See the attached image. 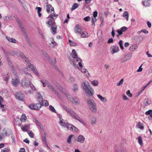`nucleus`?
I'll list each match as a JSON object with an SVG mask.
<instances>
[{
    "mask_svg": "<svg viewBox=\"0 0 152 152\" xmlns=\"http://www.w3.org/2000/svg\"><path fill=\"white\" fill-rule=\"evenodd\" d=\"M123 16L126 19L127 21L128 20L129 14L127 12H124L123 14Z\"/></svg>",
    "mask_w": 152,
    "mask_h": 152,
    "instance_id": "nucleus-29",
    "label": "nucleus"
},
{
    "mask_svg": "<svg viewBox=\"0 0 152 152\" xmlns=\"http://www.w3.org/2000/svg\"><path fill=\"white\" fill-rule=\"evenodd\" d=\"M6 38L9 42H11L16 43V40L15 39L11 38L8 36H6Z\"/></svg>",
    "mask_w": 152,
    "mask_h": 152,
    "instance_id": "nucleus-25",
    "label": "nucleus"
},
{
    "mask_svg": "<svg viewBox=\"0 0 152 152\" xmlns=\"http://www.w3.org/2000/svg\"><path fill=\"white\" fill-rule=\"evenodd\" d=\"M42 53L48 59L50 63H52V60L50 59V57L48 55L46 52L45 51H43Z\"/></svg>",
    "mask_w": 152,
    "mask_h": 152,
    "instance_id": "nucleus-20",
    "label": "nucleus"
},
{
    "mask_svg": "<svg viewBox=\"0 0 152 152\" xmlns=\"http://www.w3.org/2000/svg\"><path fill=\"white\" fill-rule=\"evenodd\" d=\"M30 86L31 90L26 91L25 92V93L26 94H33V92H35L36 91V89L35 88L34 85L31 83L30 85L29 86Z\"/></svg>",
    "mask_w": 152,
    "mask_h": 152,
    "instance_id": "nucleus-6",
    "label": "nucleus"
},
{
    "mask_svg": "<svg viewBox=\"0 0 152 152\" xmlns=\"http://www.w3.org/2000/svg\"><path fill=\"white\" fill-rule=\"evenodd\" d=\"M77 61L79 62L78 63V68L79 69H82L83 67V65L82 64V60L81 59L80 61Z\"/></svg>",
    "mask_w": 152,
    "mask_h": 152,
    "instance_id": "nucleus-42",
    "label": "nucleus"
},
{
    "mask_svg": "<svg viewBox=\"0 0 152 152\" xmlns=\"http://www.w3.org/2000/svg\"><path fill=\"white\" fill-rule=\"evenodd\" d=\"M10 77V75H9L8 73L6 75H4V80L6 82V83L7 84V81L9 80Z\"/></svg>",
    "mask_w": 152,
    "mask_h": 152,
    "instance_id": "nucleus-31",
    "label": "nucleus"
},
{
    "mask_svg": "<svg viewBox=\"0 0 152 152\" xmlns=\"http://www.w3.org/2000/svg\"><path fill=\"white\" fill-rule=\"evenodd\" d=\"M151 103L150 101L148 99H145L144 102V104L146 105L150 104Z\"/></svg>",
    "mask_w": 152,
    "mask_h": 152,
    "instance_id": "nucleus-40",
    "label": "nucleus"
},
{
    "mask_svg": "<svg viewBox=\"0 0 152 152\" xmlns=\"http://www.w3.org/2000/svg\"><path fill=\"white\" fill-rule=\"evenodd\" d=\"M127 28L125 26H124L121 28L120 29L123 32L125 31H126L127 30Z\"/></svg>",
    "mask_w": 152,
    "mask_h": 152,
    "instance_id": "nucleus-54",
    "label": "nucleus"
},
{
    "mask_svg": "<svg viewBox=\"0 0 152 152\" xmlns=\"http://www.w3.org/2000/svg\"><path fill=\"white\" fill-rule=\"evenodd\" d=\"M119 44L121 49L123 50L124 49V47L123 45V41L120 40L119 42Z\"/></svg>",
    "mask_w": 152,
    "mask_h": 152,
    "instance_id": "nucleus-47",
    "label": "nucleus"
},
{
    "mask_svg": "<svg viewBox=\"0 0 152 152\" xmlns=\"http://www.w3.org/2000/svg\"><path fill=\"white\" fill-rule=\"evenodd\" d=\"M71 131L73 132H77L78 131V129L76 127L73 125H72V127L71 129Z\"/></svg>",
    "mask_w": 152,
    "mask_h": 152,
    "instance_id": "nucleus-44",
    "label": "nucleus"
},
{
    "mask_svg": "<svg viewBox=\"0 0 152 152\" xmlns=\"http://www.w3.org/2000/svg\"><path fill=\"white\" fill-rule=\"evenodd\" d=\"M1 152H9L7 148H4L1 150Z\"/></svg>",
    "mask_w": 152,
    "mask_h": 152,
    "instance_id": "nucleus-64",
    "label": "nucleus"
},
{
    "mask_svg": "<svg viewBox=\"0 0 152 152\" xmlns=\"http://www.w3.org/2000/svg\"><path fill=\"white\" fill-rule=\"evenodd\" d=\"M137 49V46L136 45H134L131 46L129 48V50L132 51H134Z\"/></svg>",
    "mask_w": 152,
    "mask_h": 152,
    "instance_id": "nucleus-30",
    "label": "nucleus"
},
{
    "mask_svg": "<svg viewBox=\"0 0 152 152\" xmlns=\"http://www.w3.org/2000/svg\"><path fill=\"white\" fill-rule=\"evenodd\" d=\"M69 60L70 61V63L73 66L75 67V65L74 63V60H72L70 57L69 58Z\"/></svg>",
    "mask_w": 152,
    "mask_h": 152,
    "instance_id": "nucleus-49",
    "label": "nucleus"
},
{
    "mask_svg": "<svg viewBox=\"0 0 152 152\" xmlns=\"http://www.w3.org/2000/svg\"><path fill=\"white\" fill-rule=\"evenodd\" d=\"M48 88L51 89L52 91L55 94H58L57 92L56 91V90L54 89V88L52 84L50 83L48 86Z\"/></svg>",
    "mask_w": 152,
    "mask_h": 152,
    "instance_id": "nucleus-23",
    "label": "nucleus"
},
{
    "mask_svg": "<svg viewBox=\"0 0 152 152\" xmlns=\"http://www.w3.org/2000/svg\"><path fill=\"white\" fill-rule=\"evenodd\" d=\"M74 78L72 77H70L69 80V82L73 83L74 81Z\"/></svg>",
    "mask_w": 152,
    "mask_h": 152,
    "instance_id": "nucleus-62",
    "label": "nucleus"
},
{
    "mask_svg": "<svg viewBox=\"0 0 152 152\" xmlns=\"http://www.w3.org/2000/svg\"><path fill=\"white\" fill-rule=\"evenodd\" d=\"M81 86L83 91L87 96L90 97L93 95L94 90L88 81H85L82 83Z\"/></svg>",
    "mask_w": 152,
    "mask_h": 152,
    "instance_id": "nucleus-2",
    "label": "nucleus"
},
{
    "mask_svg": "<svg viewBox=\"0 0 152 152\" xmlns=\"http://www.w3.org/2000/svg\"><path fill=\"white\" fill-rule=\"evenodd\" d=\"M71 55L72 58L76 59V61H81V59L77 56V54L74 49H73L71 53Z\"/></svg>",
    "mask_w": 152,
    "mask_h": 152,
    "instance_id": "nucleus-8",
    "label": "nucleus"
},
{
    "mask_svg": "<svg viewBox=\"0 0 152 152\" xmlns=\"http://www.w3.org/2000/svg\"><path fill=\"white\" fill-rule=\"evenodd\" d=\"M26 119L27 118L25 114H23L21 117L20 119L21 122H24L26 121Z\"/></svg>",
    "mask_w": 152,
    "mask_h": 152,
    "instance_id": "nucleus-28",
    "label": "nucleus"
},
{
    "mask_svg": "<svg viewBox=\"0 0 152 152\" xmlns=\"http://www.w3.org/2000/svg\"><path fill=\"white\" fill-rule=\"evenodd\" d=\"M15 95L16 99L19 100H23L24 99V95L20 92H19L16 93L15 94Z\"/></svg>",
    "mask_w": 152,
    "mask_h": 152,
    "instance_id": "nucleus-13",
    "label": "nucleus"
},
{
    "mask_svg": "<svg viewBox=\"0 0 152 152\" xmlns=\"http://www.w3.org/2000/svg\"><path fill=\"white\" fill-rule=\"evenodd\" d=\"M78 89V87L75 84L73 85V89L74 91H76Z\"/></svg>",
    "mask_w": 152,
    "mask_h": 152,
    "instance_id": "nucleus-55",
    "label": "nucleus"
},
{
    "mask_svg": "<svg viewBox=\"0 0 152 152\" xmlns=\"http://www.w3.org/2000/svg\"><path fill=\"white\" fill-rule=\"evenodd\" d=\"M138 142L140 145L142 146L143 145V143L142 142V139L140 136L138 137Z\"/></svg>",
    "mask_w": 152,
    "mask_h": 152,
    "instance_id": "nucleus-38",
    "label": "nucleus"
},
{
    "mask_svg": "<svg viewBox=\"0 0 152 152\" xmlns=\"http://www.w3.org/2000/svg\"><path fill=\"white\" fill-rule=\"evenodd\" d=\"M36 96L38 99H42V96L39 93H37L36 94Z\"/></svg>",
    "mask_w": 152,
    "mask_h": 152,
    "instance_id": "nucleus-51",
    "label": "nucleus"
},
{
    "mask_svg": "<svg viewBox=\"0 0 152 152\" xmlns=\"http://www.w3.org/2000/svg\"><path fill=\"white\" fill-rule=\"evenodd\" d=\"M132 56V55L130 54H127L124 56L123 57L120 59L121 62L122 63L126 61L127 60L129 59Z\"/></svg>",
    "mask_w": 152,
    "mask_h": 152,
    "instance_id": "nucleus-10",
    "label": "nucleus"
},
{
    "mask_svg": "<svg viewBox=\"0 0 152 152\" xmlns=\"http://www.w3.org/2000/svg\"><path fill=\"white\" fill-rule=\"evenodd\" d=\"M61 106L66 110V111L69 114L72 111L71 110H70L68 107L65 106H64L63 105H61Z\"/></svg>",
    "mask_w": 152,
    "mask_h": 152,
    "instance_id": "nucleus-33",
    "label": "nucleus"
},
{
    "mask_svg": "<svg viewBox=\"0 0 152 152\" xmlns=\"http://www.w3.org/2000/svg\"><path fill=\"white\" fill-rule=\"evenodd\" d=\"M81 72L83 73L87 77L89 75V74L87 70L85 69H81Z\"/></svg>",
    "mask_w": 152,
    "mask_h": 152,
    "instance_id": "nucleus-21",
    "label": "nucleus"
},
{
    "mask_svg": "<svg viewBox=\"0 0 152 152\" xmlns=\"http://www.w3.org/2000/svg\"><path fill=\"white\" fill-rule=\"evenodd\" d=\"M97 96L101 101L104 102H106L107 99L100 94H97Z\"/></svg>",
    "mask_w": 152,
    "mask_h": 152,
    "instance_id": "nucleus-22",
    "label": "nucleus"
},
{
    "mask_svg": "<svg viewBox=\"0 0 152 152\" xmlns=\"http://www.w3.org/2000/svg\"><path fill=\"white\" fill-rule=\"evenodd\" d=\"M81 36L82 37H89L88 33L86 32H82L81 33Z\"/></svg>",
    "mask_w": 152,
    "mask_h": 152,
    "instance_id": "nucleus-27",
    "label": "nucleus"
},
{
    "mask_svg": "<svg viewBox=\"0 0 152 152\" xmlns=\"http://www.w3.org/2000/svg\"><path fill=\"white\" fill-rule=\"evenodd\" d=\"M126 94L128 96L131 97L132 96V94L130 93L129 90H128L126 92Z\"/></svg>",
    "mask_w": 152,
    "mask_h": 152,
    "instance_id": "nucleus-57",
    "label": "nucleus"
},
{
    "mask_svg": "<svg viewBox=\"0 0 152 152\" xmlns=\"http://www.w3.org/2000/svg\"><path fill=\"white\" fill-rule=\"evenodd\" d=\"M56 43L54 41V39H53L51 41V43L50 44V45L51 47L53 48H54L56 46Z\"/></svg>",
    "mask_w": 152,
    "mask_h": 152,
    "instance_id": "nucleus-36",
    "label": "nucleus"
},
{
    "mask_svg": "<svg viewBox=\"0 0 152 152\" xmlns=\"http://www.w3.org/2000/svg\"><path fill=\"white\" fill-rule=\"evenodd\" d=\"M111 34L112 37H115V33L114 32V29L113 28H112V31L111 32Z\"/></svg>",
    "mask_w": 152,
    "mask_h": 152,
    "instance_id": "nucleus-63",
    "label": "nucleus"
},
{
    "mask_svg": "<svg viewBox=\"0 0 152 152\" xmlns=\"http://www.w3.org/2000/svg\"><path fill=\"white\" fill-rule=\"evenodd\" d=\"M70 101H71L72 103L75 104H79V101L78 99L76 98L72 99L70 100Z\"/></svg>",
    "mask_w": 152,
    "mask_h": 152,
    "instance_id": "nucleus-26",
    "label": "nucleus"
},
{
    "mask_svg": "<svg viewBox=\"0 0 152 152\" xmlns=\"http://www.w3.org/2000/svg\"><path fill=\"white\" fill-rule=\"evenodd\" d=\"M87 102L90 110L92 113H96L97 112V107L94 101L91 99H88Z\"/></svg>",
    "mask_w": 152,
    "mask_h": 152,
    "instance_id": "nucleus-3",
    "label": "nucleus"
},
{
    "mask_svg": "<svg viewBox=\"0 0 152 152\" xmlns=\"http://www.w3.org/2000/svg\"><path fill=\"white\" fill-rule=\"evenodd\" d=\"M29 64L30 65L28 64V67L31 69V70L38 77H39L40 76V74L37 69L34 67L33 64H31L30 63Z\"/></svg>",
    "mask_w": 152,
    "mask_h": 152,
    "instance_id": "nucleus-7",
    "label": "nucleus"
},
{
    "mask_svg": "<svg viewBox=\"0 0 152 152\" xmlns=\"http://www.w3.org/2000/svg\"><path fill=\"white\" fill-rule=\"evenodd\" d=\"M123 82L124 79H123L122 78L119 82L117 83L116 85L117 86H119L121 85L123 83Z\"/></svg>",
    "mask_w": 152,
    "mask_h": 152,
    "instance_id": "nucleus-48",
    "label": "nucleus"
},
{
    "mask_svg": "<svg viewBox=\"0 0 152 152\" xmlns=\"http://www.w3.org/2000/svg\"><path fill=\"white\" fill-rule=\"evenodd\" d=\"M72 125H73L71 124H68L66 126V127L70 130H71V129H72Z\"/></svg>",
    "mask_w": 152,
    "mask_h": 152,
    "instance_id": "nucleus-53",
    "label": "nucleus"
},
{
    "mask_svg": "<svg viewBox=\"0 0 152 152\" xmlns=\"http://www.w3.org/2000/svg\"><path fill=\"white\" fill-rule=\"evenodd\" d=\"M31 78L25 77L21 80V85L22 87H25L29 86L31 83Z\"/></svg>",
    "mask_w": 152,
    "mask_h": 152,
    "instance_id": "nucleus-5",
    "label": "nucleus"
},
{
    "mask_svg": "<svg viewBox=\"0 0 152 152\" xmlns=\"http://www.w3.org/2000/svg\"><path fill=\"white\" fill-rule=\"evenodd\" d=\"M90 121L91 124L92 125L96 124L97 121V118L96 116H92L91 118Z\"/></svg>",
    "mask_w": 152,
    "mask_h": 152,
    "instance_id": "nucleus-17",
    "label": "nucleus"
},
{
    "mask_svg": "<svg viewBox=\"0 0 152 152\" xmlns=\"http://www.w3.org/2000/svg\"><path fill=\"white\" fill-rule=\"evenodd\" d=\"M91 84L93 86L96 87L98 86L99 83L97 80H95L91 82Z\"/></svg>",
    "mask_w": 152,
    "mask_h": 152,
    "instance_id": "nucleus-32",
    "label": "nucleus"
},
{
    "mask_svg": "<svg viewBox=\"0 0 152 152\" xmlns=\"http://www.w3.org/2000/svg\"><path fill=\"white\" fill-rule=\"evenodd\" d=\"M136 127L140 129H144V125L142 123L138 122L136 125Z\"/></svg>",
    "mask_w": 152,
    "mask_h": 152,
    "instance_id": "nucleus-19",
    "label": "nucleus"
},
{
    "mask_svg": "<svg viewBox=\"0 0 152 152\" xmlns=\"http://www.w3.org/2000/svg\"><path fill=\"white\" fill-rule=\"evenodd\" d=\"M55 86L60 91H61L63 89V88L60 86V85L57 83H56V84H55Z\"/></svg>",
    "mask_w": 152,
    "mask_h": 152,
    "instance_id": "nucleus-43",
    "label": "nucleus"
},
{
    "mask_svg": "<svg viewBox=\"0 0 152 152\" xmlns=\"http://www.w3.org/2000/svg\"><path fill=\"white\" fill-rule=\"evenodd\" d=\"M79 5L77 3H74L72 6L71 8V10H73L78 7Z\"/></svg>",
    "mask_w": 152,
    "mask_h": 152,
    "instance_id": "nucleus-34",
    "label": "nucleus"
},
{
    "mask_svg": "<svg viewBox=\"0 0 152 152\" xmlns=\"http://www.w3.org/2000/svg\"><path fill=\"white\" fill-rule=\"evenodd\" d=\"M152 73V66H151L149 69L148 71V75H150L151 73Z\"/></svg>",
    "mask_w": 152,
    "mask_h": 152,
    "instance_id": "nucleus-61",
    "label": "nucleus"
},
{
    "mask_svg": "<svg viewBox=\"0 0 152 152\" xmlns=\"http://www.w3.org/2000/svg\"><path fill=\"white\" fill-rule=\"evenodd\" d=\"M28 107L30 109L34 110V104H29L28 106Z\"/></svg>",
    "mask_w": 152,
    "mask_h": 152,
    "instance_id": "nucleus-56",
    "label": "nucleus"
},
{
    "mask_svg": "<svg viewBox=\"0 0 152 152\" xmlns=\"http://www.w3.org/2000/svg\"><path fill=\"white\" fill-rule=\"evenodd\" d=\"M142 4L144 6H145V7H147V6H149V3H148V2H147V1L143 2V3H142Z\"/></svg>",
    "mask_w": 152,
    "mask_h": 152,
    "instance_id": "nucleus-58",
    "label": "nucleus"
},
{
    "mask_svg": "<svg viewBox=\"0 0 152 152\" xmlns=\"http://www.w3.org/2000/svg\"><path fill=\"white\" fill-rule=\"evenodd\" d=\"M75 140L81 143H83L85 140L84 136L81 134H80L76 139Z\"/></svg>",
    "mask_w": 152,
    "mask_h": 152,
    "instance_id": "nucleus-9",
    "label": "nucleus"
},
{
    "mask_svg": "<svg viewBox=\"0 0 152 152\" xmlns=\"http://www.w3.org/2000/svg\"><path fill=\"white\" fill-rule=\"evenodd\" d=\"M69 114L73 118L77 120L82 124L84 125L86 124V123L84 121L80 118L72 110Z\"/></svg>",
    "mask_w": 152,
    "mask_h": 152,
    "instance_id": "nucleus-4",
    "label": "nucleus"
},
{
    "mask_svg": "<svg viewBox=\"0 0 152 152\" xmlns=\"http://www.w3.org/2000/svg\"><path fill=\"white\" fill-rule=\"evenodd\" d=\"M19 26L21 31L22 32H24L25 31V29L24 28V27L22 25L21 23L19 24Z\"/></svg>",
    "mask_w": 152,
    "mask_h": 152,
    "instance_id": "nucleus-45",
    "label": "nucleus"
},
{
    "mask_svg": "<svg viewBox=\"0 0 152 152\" xmlns=\"http://www.w3.org/2000/svg\"><path fill=\"white\" fill-rule=\"evenodd\" d=\"M59 124L60 125L63 127H66L68 123L65 122L64 120L61 118L59 117Z\"/></svg>",
    "mask_w": 152,
    "mask_h": 152,
    "instance_id": "nucleus-16",
    "label": "nucleus"
},
{
    "mask_svg": "<svg viewBox=\"0 0 152 152\" xmlns=\"http://www.w3.org/2000/svg\"><path fill=\"white\" fill-rule=\"evenodd\" d=\"M42 105L47 106L49 105V103L48 101L46 100H42Z\"/></svg>",
    "mask_w": 152,
    "mask_h": 152,
    "instance_id": "nucleus-39",
    "label": "nucleus"
},
{
    "mask_svg": "<svg viewBox=\"0 0 152 152\" xmlns=\"http://www.w3.org/2000/svg\"><path fill=\"white\" fill-rule=\"evenodd\" d=\"M151 112H152V110H149L148 111H146L145 114L146 115H148L151 113Z\"/></svg>",
    "mask_w": 152,
    "mask_h": 152,
    "instance_id": "nucleus-60",
    "label": "nucleus"
},
{
    "mask_svg": "<svg viewBox=\"0 0 152 152\" xmlns=\"http://www.w3.org/2000/svg\"><path fill=\"white\" fill-rule=\"evenodd\" d=\"M49 107L50 110L51 111H52L54 113H56V110L54 109V107L53 106H52V105H50L49 106Z\"/></svg>",
    "mask_w": 152,
    "mask_h": 152,
    "instance_id": "nucleus-46",
    "label": "nucleus"
},
{
    "mask_svg": "<svg viewBox=\"0 0 152 152\" xmlns=\"http://www.w3.org/2000/svg\"><path fill=\"white\" fill-rule=\"evenodd\" d=\"M73 136V135H71L68 137L67 140V142L68 143L70 144L71 143V140Z\"/></svg>",
    "mask_w": 152,
    "mask_h": 152,
    "instance_id": "nucleus-41",
    "label": "nucleus"
},
{
    "mask_svg": "<svg viewBox=\"0 0 152 152\" xmlns=\"http://www.w3.org/2000/svg\"><path fill=\"white\" fill-rule=\"evenodd\" d=\"M69 42L70 45L72 46H76L77 45V44L75 42L71 41L70 40H69Z\"/></svg>",
    "mask_w": 152,
    "mask_h": 152,
    "instance_id": "nucleus-37",
    "label": "nucleus"
},
{
    "mask_svg": "<svg viewBox=\"0 0 152 152\" xmlns=\"http://www.w3.org/2000/svg\"><path fill=\"white\" fill-rule=\"evenodd\" d=\"M119 51L118 47L116 46H112L110 48V51L113 54L118 52Z\"/></svg>",
    "mask_w": 152,
    "mask_h": 152,
    "instance_id": "nucleus-14",
    "label": "nucleus"
},
{
    "mask_svg": "<svg viewBox=\"0 0 152 152\" xmlns=\"http://www.w3.org/2000/svg\"><path fill=\"white\" fill-rule=\"evenodd\" d=\"M42 104L40 103L34 104V110H38L41 107Z\"/></svg>",
    "mask_w": 152,
    "mask_h": 152,
    "instance_id": "nucleus-24",
    "label": "nucleus"
},
{
    "mask_svg": "<svg viewBox=\"0 0 152 152\" xmlns=\"http://www.w3.org/2000/svg\"><path fill=\"white\" fill-rule=\"evenodd\" d=\"M29 124H27L24 126H21V128L23 131H26L29 129Z\"/></svg>",
    "mask_w": 152,
    "mask_h": 152,
    "instance_id": "nucleus-18",
    "label": "nucleus"
},
{
    "mask_svg": "<svg viewBox=\"0 0 152 152\" xmlns=\"http://www.w3.org/2000/svg\"><path fill=\"white\" fill-rule=\"evenodd\" d=\"M83 20L85 21H88L90 20V18L89 16H88L84 18Z\"/></svg>",
    "mask_w": 152,
    "mask_h": 152,
    "instance_id": "nucleus-59",
    "label": "nucleus"
},
{
    "mask_svg": "<svg viewBox=\"0 0 152 152\" xmlns=\"http://www.w3.org/2000/svg\"><path fill=\"white\" fill-rule=\"evenodd\" d=\"M75 32V33L81 34L82 32V29L78 24L76 25L74 28Z\"/></svg>",
    "mask_w": 152,
    "mask_h": 152,
    "instance_id": "nucleus-15",
    "label": "nucleus"
},
{
    "mask_svg": "<svg viewBox=\"0 0 152 152\" xmlns=\"http://www.w3.org/2000/svg\"><path fill=\"white\" fill-rule=\"evenodd\" d=\"M28 133L29 136L31 138H33V134L32 131L31 130H29L28 131Z\"/></svg>",
    "mask_w": 152,
    "mask_h": 152,
    "instance_id": "nucleus-52",
    "label": "nucleus"
},
{
    "mask_svg": "<svg viewBox=\"0 0 152 152\" xmlns=\"http://www.w3.org/2000/svg\"><path fill=\"white\" fill-rule=\"evenodd\" d=\"M16 55L18 57L23 58L24 60L25 61L27 64H30L28 58H26L22 53L20 52H17Z\"/></svg>",
    "mask_w": 152,
    "mask_h": 152,
    "instance_id": "nucleus-11",
    "label": "nucleus"
},
{
    "mask_svg": "<svg viewBox=\"0 0 152 152\" xmlns=\"http://www.w3.org/2000/svg\"><path fill=\"white\" fill-rule=\"evenodd\" d=\"M20 82V80L18 77L12 78V83L13 85L15 87L18 86Z\"/></svg>",
    "mask_w": 152,
    "mask_h": 152,
    "instance_id": "nucleus-12",
    "label": "nucleus"
},
{
    "mask_svg": "<svg viewBox=\"0 0 152 152\" xmlns=\"http://www.w3.org/2000/svg\"><path fill=\"white\" fill-rule=\"evenodd\" d=\"M0 107L2 111H5L6 110V108L4 107V104H1L0 105Z\"/></svg>",
    "mask_w": 152,
    "mask_h": 152,
    "instance_id": "nucleus-50",
    "label": "nucleus"
},
{
    "mask_svg": "<svg viewBox=\"0 0 152 152\" xmlns=\"http://www.w3.org/2000/svg\"><path fill=\"white\" fill-rule=\"evenodd\" d=\"M36 9L37 10V12L38 15V16L39 17H41V14L40 12L41 11V8L40 7H37L36 8Z\"/></svg>",
    "mask_w": 152,
    "mask_h": 152,
    "instance_id": "nucleus-35",
    "label": "nucleus"
},
{
    "mask_svg": "<svg viewBox=\"0 0 152 152\" xmlns=\"http://www.w3.org/2000/svg\"><path fill=\"white\" fill-rule=\"evenodd\" d=\"M45 4L47 12L48 13H50V12L51 13L47 18L49 20L46 22V24H48V27L51 26V33L52 34H54L56 33L57 27L55 20L57 18L58 15L55 13L54 8L51 4L48 3H46Z\"/></svg>",
    "mask_w": 152,
    "mask_h": 152,
    "instance_id": "nucleus-1",
    "label": "nucleus"
}]
</instances>
